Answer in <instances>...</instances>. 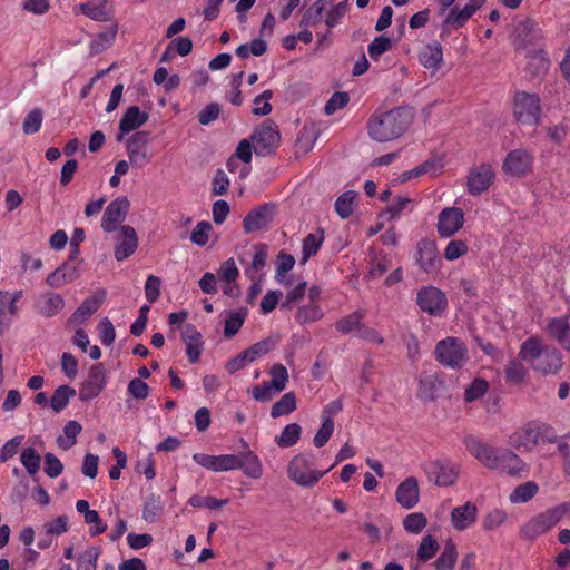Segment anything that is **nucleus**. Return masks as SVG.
<instances>
[{
	"instance_id": "dca6fc26",
	"label": "nucleus",
	"mask_w": 570,
	"mask_h": 570,
	"mask_svg": "<svg viewBox=\"0 0 570 570\" xmlns=\"http://www.w3.org/2000/svg\"><path fill=\"white\" fill-rule=\"evenodd\" d=\"M149 140L150 132L145 130L132 134L127 140L129 161L137 168H142L149 161L146 153V146Z\"/></svg>"
},
{
	"instance_id": "423d86ee",
	"label": "nucleus",
	"mask_w": 570,
	"mask_h": 570,
	"mask_svg": "<svg viewBox=\"0 0 570 570\" xmlns=\"http://www.w3.org/2000/svg\"><path fill=\"white\" fill-rule=\"evenodd\" d=\"M436 361L444 367L462 368L468 361V347L464 342L454 336L439 341L434 350Z\"/></svg>"
},
{
	"instance_id": "864d4df0",
	"label": "nucleus",
	"mask_w": 570,
	"mask_h": 570,
	"mask_svg": "<svg viewBox=\"0 0 570 570\" xmlns=\"http://www.w3.org/2000/svg\"><path fill=\"white\" fill-rule=\"evenodd\" d=\"M392 47V40L385 36L375 37L368 45L367 51L372 60H377L384 52Z\"/></svg>"
},
{
	"instance_id": "f3484780",
	"label": "nucleus",
	"mask_w": 570,
	"mask_h": 570,
	"mask_svg": "<svg viewBox=\"0 0 570 570\" xmlns=\"http://www.w3.org/2000/svg\"><path fill=\"white\" fill-rule=\"evenodd\" d=\"M22 291H0V335L10 326L13 317L18 315L17 303L22 298Z\"/></svg>"
},
{
	"instance_id": "bf43d9fd",
	"label": "nucleus",
	"mask_w": 570,
	"mask_h": 570,
	"mask_svg": "<svg viewBox=\"0 0 570 570\" xmlns=\"http://www.w3.org/2000/svg\"><path fill=\"white\" fill-rule=\"evenodd\" d=\"M273 98V91L267 89L264 90L261 95L256 96L254 99V108L253 114L256 116H266L272 112V105L269 100Z\"/></svg>"
},
{
	"instance_id": "338daca9",
	"label": "nucleus",
	"mask_w": 570,
	"mask_h": 570,
	"mask_svg": "<svg viewBox=\"0 0 570 570\" xmlns=\"http://www.w3.org/2000/svg\"><path fill=\"white\" fill-rule=\"evenodd\" d=\"M43 460V471L49 478L55 479L62 473L63 464L53 453H46Z\"/></svg>"
},
{
	"instance_id": "f03ea898",
	"label": "nucleus",
	"mask_w": 570,
	"mask_h": 570,
	"mask_svg": "<svg viewBox=\"0 0 570 570\" xmlns=\"http://www.w3.org/2000/svg\"><path fill=\"white\" fill-rule=\"evenodd\" d=\"M413 116L407 108L397 107L374 114L367 122V131L373 140L387 142L401 137L410 127Z\"/></svg>"
},
{
	"instance_id": "5fc2aeb1",
	"label": "nucleus",
	"mask_w": 570,
	"mask_h": 570,
	"mask_svg": "<svg viewBox=\"0 0 570 570\" xmlns=\"http://www.w3.org/2000/svg\"><path fill=\"white\" fill-rule=\"evenodd\" d=\"M324 11L325 9L322 7V4L315 1L304 12L299 21V27L315 26L316 23L321 22Z\"/></svg>"
},
{
	"instance_id": "37998d69",
	"label": "nucleus",
	"mask_w": 570,
	"mask_h": 570,
	"mask_svg": "<svg viewBox=\"0 0 570 570\" xmlns=\"http://www.w3.org/2000/svg\"><path fill=\"white\" fill-rule=\"evenodd\" d=\"M363 314L361 312H353L335 323V328L342 334H350L354 331L358 332V327L363 324Z\"/></svg>"
},
{
	"instance_id": "e2e57ef3",
	"label": "nucleus",
	"mask_w": 570,
	"mask_h": 570,
	"mask_svg": "<svg viewBox=\"0 0 570 570\" xmlns=\"http://www.w3.org/2000/svg\"><path fill=\"white\" fill-rule=\"evenodd\" d=\"M281 391H276L274 385L269 381H264L261 384H257L253 387L252 394L253 397L258 402H267L271 401L276 393Z\"/></svg>"
},
{
	"instance_id": "7ed1b4c3",
	"label": "nucleus",
	"mask_w": 570,
	"mask_h": 570,
	"mask_svg": "<svg viewBox=\"0 0 570 570\" xmlns=\"http://www.w3.org/2000/svg\"><path fill=\"white\" fill-rule=\"evenodd\" d=\"M519 358L534 371L554 374L562 367V355L554 346L542 345L539 337L527 338L520 346Z\"/></svg>"
},
{
	"instance_id": "a19ab883",
	"label": "nucleus",
	"mask_w": 570,
	"mask_h": 570,
	"mask_svg": "<svg viewBox=\"0 0 570 570\" xmlns=\"http://www.w3.org/2000/svg\"><path fill=\"white\" fill-rule=\"evenodd\" d=\"M302 433L301 425L297 423L287 424L281 434L276 438L279 448H289L297 443Z\"/></svg>"
},
{
	"instance_id": "5701e85b",
	"label": "nucleus",
	"mask_w": 570,
	"mask_h": 570,
	"mask_svg": "<svg viewBox=\"0 0 570 570\" xmlns=\"http://www.w3.org/2000/svg\"><path fill=\"white\" fill-rule=\"evenodd\" d=\"M148 118V114L141 111L138 106H130L127 108L119 121V134L116 138L117 141H121L125 135L140 128L145 122H147Z\"/></svg>"
},
{
	"instance_id": "09e8293b",
	"label": "nucleus",
	"mask_w": 570,
	"mask_h": 570,
	"mask_svg": "<svg viewBox=\"0 0 570 570\" xmlns=\"http://www.w3.org/2000/svg\"><path fill=\"white\" fill-rule=\"evenodd\" d=\"M489 389V384L484 379L476 377L464 391V401L474 402L482 397Z\"/></svg>"
},
{
	"instance_id": "c85d7f7f",
	"label": "nucleus",
	"mask_w": 570,
	"mask_h": 570,
	"mask_svg": "<svg viewBox=\"0 0 570 570\" xmlns=\"http://www.w3.org/2000/svg\"><path fill=\"white\" fill-rule=\"evenodd\" d=\"M547 332L566 351L570 352V324L568 317H553L548 322Z\"/></svg>"
},
{
	"instance_id": "ddd939ff",
	"label": "nucleus",
	"mask_w": 570,
	"mask_h": 570,
	"mask_svg": "<svg viewBox=\"0 0 570 570\" xmlns=\"http://www.w3.org/2000/svg\"><path fill=\"white\" fill-rule=\"evenodd\" d=\"M534 156L531 151L517 148L507 154L502 164V170L507 175L522 177L531 171Z\"/></svg>"
},
{
	"instance_id": "4468645a",
	"label": "nucleus",
	"mask_w": 570,
	"mask_h": 570,
	"mask_svg": "<svg viewBox=\"0 0 570 570\" xmlns=\"http://www.w3.org/2000/svg\"><path fill=\"white\" fill-rule=\"evenodd\" d=\"M106 370L101 363L94 364L79 389V399L89 401L97 397L106 386Z\"/></svg>"
},
{
	"instance_id": "680f3d73",
	"label": "nucleus",
	"mask_w": 570,
	"mask_h": 570,
	"mask_svg": "<svg viewBox=\"0 0 570 570\" xmlns=\"http://www.w3.org/2000/svg\"><path fill=\"white\" fill-rule=\"evenodd\" d=\"M273 347V343L269 338L262 340L248 348H246L244 352L247 356V360L249 363H253L257 358H259L263 355H266Z\"/></svg>"
},
{
	"instance_id": "9d476101",
	"label": "nucleus",
	"mask_w": 570,
	"mask_h": 570,
	"mask_svg": "<svg viewBox=\"0 0 570 570\" xmlns=\"http://www.w3.org/2000/svg\"><path fill=\"white\" fill-rule=\"evenodd\" d=\"M254 153L257 156H271L279 146L281 134L274 121L267 119L256 127L250 136Z\"/></svg>"
},
{
	"instance_id": "de8ad7c7",
	"label": "nucleus",
	"mask_w": 570,
	"mask_h": 570,
	"mask_svg": "<svg viewBox=\"0 0 570 570\" xmlns=\"http://www.w3.org/2000/svg\"><path fill=\"white\" fill-rule=\"evenodd\" d=\"M101 553L99 547H91L87 549L82 554L79 556L77 561L78 570H96L97 561Z\"/></svg>"
},
{
	"instance_id": "49530a36",
	"label": "nucleus",
	"mask_w": 570,
	"mask_h": 570,
	"mask_svg": "<svg viewBox=\"0 0 570 570\" xmlns=\"http://www.w3.org/2000/svg\"><path fill=\"white\" fill-rule=\"evenodd\" d=\"M416 262L426 273H434L441 265L440 252H417Z\"/></svg>"
},
{
	"instance_id": "13d9d810",
	"label": "nucleus",
	"mask_w": 570,
	"mask_h": 570,
	"mask_svg": "<svg viewBox=\"0 0 570 570\" xmlns=\"http://www.w3.org/2000/svg\"><path fill=\"white\" fill-rule=\"evenodd\" d=\"M269 374L272 376L269 382L274 385V389L281 392L284 391L288 381L287 368L283 364L276 363L271 367Z\"/></svg>"
},
{
	"instance_id": "7c9ffc66",
	"label": "nucleus",
	"mask_w": 570,
	"mask_h": 570,
	"mask_svg": "<svg viewBox=\"0 0 570 570\" xmlns=\"http://www.w3.org/2000/svg\"><path fill=\"white\" fill-rule=\"evenodd\" d=\"M458 561V549L456 544L452 539H449L440 556L433 562L435 570H453Z\"/></svg>"
},
{
	"instance_id": "58836bf2",
	"label": "nucleus",
	"mask_w": 570,
	"mask_h": 570,
	"mask_svg": "<svg viewBox=\"0 0 570 570\" xmlns=\"http://www.w3.org/2000/svg\"><path fill=\"white\" fill-rule=\"evenodd\" d=\"M20 462L26 468L30 476H35L41 465V455L36 451L35 448H26L20 454Z\"/></svg>"
},
{
	"instance_id": "c756f323",
	"label": "nucleus",
	"mask_w": 570,
	"mask_h": 570,
	"mask_svg": "<svg viewBox=\"0 0 570 570\" xmlns=\"http://www.w3.org/2000/svg\"><path fill=\"white\" fill-rule=\"evenodd\" d=\"M78 10L94 21L106 22L110 20L108 0H89L80 3Z\"/></svg>"
},
{
	"instance_id": "412c9836",
	"label": "nucleus",
	"mask_w": 570,
	"mask_h": 570,
	"mask_svg": "<svg viewBox=\"0 0 570 570\" xmlns=\"http://www.w3.org/2000/svg\"><path fill=\"white\" fill-rule=\"evenodd\" d=\"M464 222V213L459 207L444 208L439 214L438 230L441 236H452L458 232Z\"/></svg>"
},
{
	"instance_id": "a18cd8bd",
	"label": "nucleus",
	"mask_w": 570,
	"mask_h": 570,
	"mask_svg": "<svg viewBox=\"0 0 570 570\" xmlns=\"http://www.w3.org/2000/svg\"><path fill=\"white\" fill-rule=\"evenodd\" d=\"M439 550V543L434 537L426 534L422 538L417 549V559L421 562H426L432 559Z\"/></svg>"
},
{
	"instance_id": "e433bc0d",
	"label": "nucleus",
	"mask_w": 570,
	"mask_h": 570,
	"mask_svg": "<svg viewBox=\"0 0 570 570\" xmlns=\"http://www.w3.org/2000/svg\"><path fill=\"white\" fill-rule=\"evenodd\" d=\"M116 249H137L138 237L134 227L129 225H122L118 229Z\"/></svg>"
},
{
	"instance_id": "774afa93",
	"label": "nucleus",
	"mask_w": 570,
	"mask_h": 570,
	"mask_svg": "<svg viewBox=\"0 0 570 570\" xmlns=\"http://www.w3.org/2000/svg\"><path fill=\"white\" fill-rule=\"evenodd\" d=\"M350 101V96L344 91H336L327 100L324 111L326 115H333L336 110L343 108Z\"/></svg>"
},
{
	"instance_id": "8fccbe9b",
	"label": "nucleus",
	"mask_w": 570,
	"mask_h": 570,
	"mask_svg": "<svg viewBox=\"0 0 570 570\" xmlns=\"http://www.w3.org/2000/svg\"><path fill=\"white\" fill-rule=\"evenodd\" d=\"M43 121V112L41 109H32L24 117L22 129L26 135H33L41 128Z\"/></svg>"
},
{
	"instance_id": "0e129e2a",
	"label": "nucleus",
	"mask_w": 570,
	"mask_h": 570,
	"mask_svg": "<svg viewBox=\"0 0 570 570\" xmlns=\"http://www.w3.org/2000/svg\"><path fill=\"white\" fill-rule=\"evenodd\" d=\"M392 267L391 259L385 256H374L370 261L368 274L372 278L381 277L389 268Z\"/></svg>"
},
{
	"instance_id": "1a4fd4ad",
	"label": "nucleus",
	"mask_w": 570,
	"mask_h": 570,
	"mask_svg": "<svg viewBox=\"0 0 570 570\" xmlns=\"http://www.w3.org/2000/svg\"><path fill=\"white\" fill-rule=\"evenodd\" d=\"M415 303L422 313L432 317H442L449 307L445 293L433 285L422 286L416 293Z\"/></svg>"
},
{
	"instance_id": "473e14b6",
	"label": "nucleus",
	"mask_w": 570,
	"mask_h": 570,
	"mask_svg": "<svg viewBox=\"0 0 570 570\" xmlns=\"http://www.w3.org/2000/svg\"><path fill=\"white\" fill-rule=\"evenodd\" d=\"M82 426L75 420H70L63 426V434L57 438V444L62 450H69L77 443V436L80 434Z\"/></svg>"
},
{
	"instance_id": "ea45409f",
	"label": "nucleus",
	"mask_w": 570,
	"mask_h": 570,
	"mask_svg": "<svg viewBox=\"0 0 570 570\" xmlns=\"http://www.w3.org/2000/svg\"><path fill=\"white\" fill-rule=\"evenodd\" d=\"M296 410V396L293 392L285 393L271 410V416L276 419Z\"/></svg>"
},
{
	"instance_id": "39448f33",
	"label": "nucleus",
	"mask_w": 570,
	"mask_h": 570,
	"mask_svg": "<svg viewBox=\"0 0 570 570\" xmlns=\"http://www.w3.org/2000/svg\"><path fill=\"white\" fill-rule=\"evenodd\" d=\"M567 512L564 504H560L533 515L529 521L520 528L522 538L534 540L547 533L556 524H558Z\"/></svg>"
},
{
	"instance_id": "6ab92c4d",
	"label": "nucleus",
	"mask_w": 570,
	"mask_h": 570,
	"mask_svg": "<svg viewBox=\"0 0 570 570\" xmlns=\"http://www.w3.org/2000/svg\"><path fill=\"white\" fill-rule=\"evenodd\" d=\"M479 8L480 4L475 0H470L462 9L453 7L442 22V35L450 33L451 29L462 28Z\"/></svg>"
},
{
	"instance_id": "393cba45",
	"label": "nucleus",
	"mask_w": 570,
	"mask_h": 570,
	"mask_svg": "<svg viewBox=\"0 0 570 570\" xmlns=\"http://www.w3.org/2000/svg\"><path fill=\"white\" fill-rule=\"evenodd\" d=\"M419 484L415 478H406L401 482L395 491V498L397 503L405 508L412 509L419 502Z\"/></svg>"
},
{
	"instance_id": "2eb2a0df",
	"label": "nucleus",
	"mask_w": 570,
	"mask_h": 570,
	"mask_svg": "<svg viewBox=\"0 0 570 570\" xmlns=\"http://www.w3.org/2000/svg\"><path fill=\"white\" fill-rule=\"evenodd\" d=\"M193 460L200 466L213 472H227L238 470L239 461L236 454L209 455L205 453H195Z\"/></svg>"
},
{
	"instance_id": "6e6d98bb",
	"label": "nucleus",
	"mask_w": 570,
	"mask_h": 570,
	"mask_svg": "<svg viewBox=\"0 0 570 570\" xmlns=\"http://www.w3.org/2000/svg\"><path fill=\"white\" fill-rule=\"evenodd\" d=\"M428 524V520L422 512H413L403 520L404 529L410 533H420Z\"/></svg>"
},
{
	"instance_id": "bb28decb",
	"label": "nucleus",
	"mask_w": 570,
	"mask_h": 570,
	"mask_svg": "<svg viewBox=\"0 0 570 570\" xmlns=\"http://www.w3.org/2000/svg\"><path fill=\"white\" fill-rule=\"evenodd\" d=\"M65 307L63 297L53 292H48L39 296L36 303V311L45 316L52 317L61 312Z\"/></svg>"
},
{
	"instance_id": "052dcab7",
	"label": "nucleus",
	"mask_w": 570,
	"mask_h": 570,
	"mask_svg": "<svg viewBox=\"0 0 570 570\" xmlns=\"http://www.w3.org/2000/svg\"><path fill=\"white\" fill-rule=\"evenodd\" d=\"M305 292L306 282L298 283L286 294L285 299L281 303V308L284 311H291L294 305L304 297Z\"/></svg>"
},
{
	"instance_id": "6e6552de",
	"label": "nucleus",
	"mask_w": 570,
	"mask_h": 570,
	"mask_svg": "<svg viewBox=\"0 0 570 570\" xmlns=\"http://www.w3.org/2000/svg\"><path fill=\"white\" fill-rule=\"evenodd\" d=\"M512 114L517 122L537 125L541 118V100L538 95L517 91L512 99Z\"/></svg>"
},
{
	"instance_id": "c9c22d12",
	"label": "nucleus",
	"mask_w": 570,
	"mask_h": 570,
	"mask_svg": "<svg viewBox=\"0 0 570 570\" xmlns=\"http://www.w3.org/2000/svg\"><path fill=\"white\" fill-rule=\"evenodd\" d=\"M539 487L534 481H527L519 484L510 494L512 503H525L538 493Z\"/></svg>"
},
{
	"instance_id": "cd10ccee",
	"label": "nucleus",
	"mask_w": 570,
	"mask_h": 570,
	"mask_svg": "<svg viewBox=\"0 0 570 570\" xmlns=\"http://www.w3.org/2000/svg\"><path fill=\"white\" fill-rule=\"evenodd\" d=\"M419 61L426 69H440L443 62V49L441 43L434 40L425 45L419 52Z\"/></svg>"
},
{
	"instance_id": "69168bd1",
	"label": "nucleus",
	"mask_w": 570,
	"mask_h": 570,
	"mask_svg": "<svg viewBox=\"0 0 570 570\" xmlns=\"http://www.w3.org/2000/svg\"><path fill=\"white\" fill-rule=\"evenodd\" d=\"M230 185L227 174L223 169H217L212 181V195H225Z\"/></svg>"
},
{
	"instance_id": "9b49d317",
	"label": "nucleus",
	"mask_w": 570,
	"mask_h": 570,
	"mask_svg": "<svg viewBox=\"0 0 570 570\" xmlns=\"http://www.w3.org/2000/svg\"><path fill=\"white\" fill-rule=\"evenodd\" d=\"M423 470L430 482L439 487H449L456 482L459 466L448 459H436L423 464Z\"/></svg>"
},
{
	"instance_id": "4be33fe9",
	"label": "nucleus",
	"mask_w": 570,
	"mask_h": 570,
	"mask_svg": "<svg viewBox=\"0 0 570 570\" xmlns=\"http://www.w3.org/2000/svg\"><path fill=\"white\" fill-rule=\"evenodd\" d=\"M105 299V293H96L86 298L67 321V327L79 326L96 313Z\"/></svg>"
},
{
	"instance_id": "aec40b11",
	"label": "nucleus",
	"mask_w": 570,
	"mask_h": 570,
	"mask_svg": "<svg viewBox=\"0 0 570 570\" xmlns=\"http://www.w3.org/2000/svg\"><path fill=\"white\" fill-rule=\"evenodd\" d=\"M128 207L129 202L126 197H118L110 202L101 219L102 229L105 232L116 230L117 225L125 219Z\"/></svg>"
},
{
	"instance_id": "b1692460",
	"label": "nucleus",
	"mask_w": 570,
	"mask_h": 570,
	"mask_svg": "<svg viewBox=\"0 0 570 570\" xmlns=\"http://www.w3.org/2000/svg\"><path fill=\"white\" fill-rule=\"evenodd\" d=\"M476 514L478 508L471 501L465 502L463 505L455 507L451 511L452 527L458 531H464L476 521Z\"/></svg>"
},
{
	"instance_id": "f704fd0d",
	"label": "nucleus",
	"mask_w": 570,
	"mask_h": 570,
	"mask_svg": "<svg viewBox=\"0 0 570 570\" xmlns=\"http://www.w3.org/2000/svg\"><path fill=\"white\" fill-rule=\"evenodd\" d=\"M164 503L160 495L149 494L144 503L142 519L148 523L157 521L158 517L163 512Z\"/></svg>"
},
{
	"instance_id": "20e7f679",
	"label": "nucleus",
	"mask_w": 570,
	"mask_h": 570,
	"mask_svg": "<svg viewBox=\"0 0 570 570\" xmlns=\"http://www.w3.org/2000/svg\"><path fill=\"white\" fill-rule=\"evenodd\" d=\"M554 440V429L541 422H531L513 435L514 446L525 451H531L535 446H543Z\"/></svg>"
},
{
	"instance_id": "603ef678",
	"label": "nucleus",
	"mask_w": 570,
	"mask_h": 570,
	"mask_svg": "<svg viewBox=\"0 0 570 570\" xmlns=\"http://www.w3.org/2000/svg\"><path fill=\"white\" fill-rule=\"evenodd\" d=\"M334 432V421L331 416H325L322 420V425L316 432L313 443L316 448L324 446L331 439Z\"/></svg>"
},
{
	"instance_id": "f8f14e48",
	"label": "nucleus",
	"mask_w": 570,
	"mask_h": 570,
	"mask_svg": "<svg viewBox=\"0 0 570 570\" xmlns=\"http://www.w3.org/2000/svg\"><path fill=\"white\" fill-rule=\"evenodd\" d=\"M277 214L274 203H265L253 208L243 219L244 232L249 234L267 229Z\"/></svg>"
},
{
	"instance_id": "c03bdc74",
	"label": "nucleus",
	"mask_w": 570,
	"mask_h": 570,
	"mask_svg": "<svg viewBox=\"0 0 570 570\" xmlns=\"http://www.w3.org/2000/svg\"><path fill=\"white\" fill-rule=\"evenodd\" d=\"M357 193L347 190L343 193L335 202V210L341 218H348L353 213L354 200Z\"/></svg>"
},
{
	"instance_id": "79ce46f5",
	"label": "nucleus",
	"mask_w": 570,
	"mask_h": 570,
	"mask_svg": "<svg viewBox=\"0 0 570 570\" xmlns=\"http://www.w3.org/2000/svg\"><path fill=\"white\" fill-rule=\"evenodd\" d=\"M442 169V165L438 160H426L423 164L416 166L412 170L404 171L402 174V181L419 177L423 174H430L432 176L438 175Z\"/></svg>"
},
{
	"instance_id": "4d7b16f0",
	"label": "nucleus",
	"mask_w": 570,
	"mask_h": 570,
	"mask_svg": "<svg viewBox=\"0 0 570 570\" xmlns=\"http://www.w3.org/2000/svg\"><path fill=\"white\" fill-rule=\"evenodd\" d=\"M348 1L344 0L335 4L326 14L325 24L328 29L336 27L348 10Z\"/></svg>"
},
{
	"instance_id": "0eeeda50",
	"label": "nucleus",
	"mask_w": 570,
	"mask_h": 570,
	"mask_svg": "<svg viewBox=\"0 0 570 570\" xmlns=\"http://www.w3.org/2000/svg\"><path fill=\"white\" fill-rule=\"evenodd\" d=\"M315 462L313 455L298 454L288 464V478L301 487L313 488L331 468L324 471L313 469Z\"/></svg>"
},
{
	"instance_id": "4c0bfd02",
	"label": "nucleus",
	"mask_w": 570,
	"mask_h": 570,
	"mask_svg": "<svg viewBox=\"0 0 570 570\" xmlns=\"http://www.w3.org/2000/svg\"><path fill=\"white\" fill-rule=\"evenodd\" d=\"M323 316H324V313H323L322 308L320 307V305H317L315 303H309L306 305H302L297 309L295 320L301 325H304L307 323L316 322V321L321 320Z\"/></svg>"
},
{
	"instance_id": "a878e982",
	"label": "nucleus",
	"mask_w": 570,
	"mask_h": 570,
	"mask_svg": "<svg viewBox=\"0 0 570 570\" xmlns=\"http://www.w3.org/2000/svg\"><path fill=\"white\" fill-rule=\"evenodd\" d=\"M181 338L186 344V355L189 363H197L203 351L202 334L195 325L187 324L181 333Z\"/></svg>"
},
{
	"instance_id": "72a5a7b5",
	"label": "nucleus",
	"mask_w": 570,
	"mask_h": 570,
	"mask_svg": "<svg viewBox=\"0 0 570 570\" xmlns=\"http://www.w3.org/2000/svg\"><path fill=\"white\" fill-rule=\"evenodd\" d=\"M76 395V390L73 387H70L69 385H60L58 389L55 390L51 399H50V406L56 413H60L63 411L70 399Z\"/></svg>"
},
{
	"instance_id": "a211bd4d",
	"label": "nucleus",
	"mask_w": 570,
	"mask_h": 570,
	"mask_svg": "<svg viewBox=\"0 0 570 570\" xmlns=\"http://www.w3.org/2000/svg\"><path fill=\"white\" fill-rule=\"evenodd\" d=\"M494 177L495 174L490 164H482L472 168L466 183L469 194L476 196L484 193L492 185Z\"/></svg>"
},
{
	"instance_id": "3c124183",
	"label": "nucleus",
	"mask_w": 570,
	"mask_h": 570,
	"mask_svg": "<svg viewBox=\"0 0 570 570\" xmlns=\"http://www.w3.org/2000/svg\"><path fill=\"white\" fill-rule=\"evenodd\" d=\"M505 380L510 383H521L525 375L527 368L519 360H511L505 366Z\"/></svg>"
},
{
	"instance_id": "2f4dec72",
	"label": "nucleus",
	"mask_w": 570,
	"mask_h": 570,
	"mask_svg": "<svg viewBox=\"0 0 570 570\" xmlns=\"http://www.w3.org/2000/svg\"><path fill=\"white\" fill-rule=\"evenodd\" d=\"M238 461L240 465L238 470H243L247 476L253 479H259L262 476V464L258 456L252 451H247L246 453L238 455Z\"/></svg>"
},
{
	"instance_id": "f257e3e1",
	"label": "nucleus",
	"mask_w": 570,
	"mask_h": 570,
	"mask_svg": "<svg viewBox=\"0 0 570 570\" xmlns=\"http://www.w3.org/2000/svg\"><path fill=\"white\" fill-rule=\"evenodd\" d=\"M466 451L484 468L505 472L511 475L525 471V463L509 449L494 448L474 435L463 439Z\"/></svg>"
}]
</instances>
